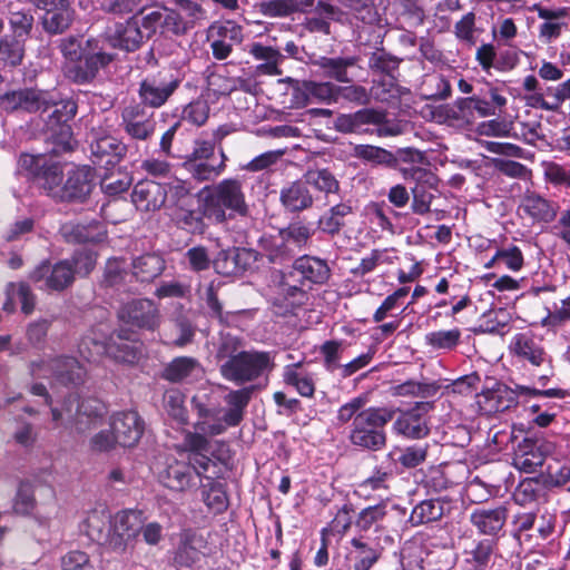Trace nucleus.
<instances>
[{
  "mask_svg": "<svg viewBox=\"0 0 570 570\" xmlns=\"http://www.w3.org/2000/svg\"><path fill=\"white\" fill-rule=\"evenodd\" d=\"M400 171L406 181L414 183L411 188L413 199L412 212L416 215H425L430 212L433 191L438 190L439 179L430 169L413 164L400 167Z\"/></svg>",
  "mask_w": 570,
  "mask_h": 570,
  "instance_id": "f8f14e48",
  "label": "nucleus"
},
{
  "mask_svg": "<svg viewBox=\"0 0 570 570\" xmlns=\"http://www.w3.org/2000/svg\"><path fill=\"white\" fill-rule=\"evenodd\" d=\"M432 409L430 402H417L413 407L402 411L393 422V432L411 440H420L429 435L428 413Z\"/></svg>",
  "mask_w": 570,
  "mask_h": 570,
  "instance_id": "4be33fe9",
  "label": "nucleus"
},
{
  "mask_svg": "<svg viewBox=\"0 0 570 570\" xmlns=\"http://www.w3.org/2000/svg\"><path fill=\"white\" fill-rule=\"evenodd\" d=\"M53 377L65 385H79L86 376L85 367L72 356H59L50 362Z\"/></svg>",
  "mask_w": 570,
  "mask_h": 570,
  "instance_id": "37998d69",
  "label": "nucleus"
},
{
  "mask_svg": "<svg viewBox=\"0 0 570 570\" xmlns=\"http://www.w3.org/2000/svg\"><path fill=\"white\" fill-rule=\"evenodd\" d=\"M193 410L197 414L194 424L196 431L207 433L209 436L220 435L228 429L224 421L223 409L213 403L207 394L196 395L191 399Z\"/></svg>",
  "mask_w": 570,
  "mask_h": 570,
  "instance_id": "b1692460",
  "label": "nucleus"
},
{
  "mask_svg": "<svg viewBox=\"0 0 570 570\" xmlns=\"http://www.w3.org/2000/svg\"><path fill=\"white\" fill-rule=\"evenodd\" d=\"M95 170L90 166H78L67 173L65 183L60 185L56 196L57 202L85 203L92 193L95 183Z\"/></svg>",
  "mask_w": 570,
  "mask_h": 570,
  "instance_id": "f3484780",
  "label": "nucleus"
},
{
  "mask_svg": "<svg viewBox=\"0 0 570 570\" xmlns=\"http://www.w3.org/2000/svg\"><path fill=\"white\" fill-rule=\"evenodd\" d=\"M544 180L559 189L570 190V164L543 161L541 164Z\"/></svg>",
  "mask_w": 570,
  "mask_h": 570,
  "instance_id": "13d9d810",
  "label": "nucleus"
},
{
  "mask_svg": "<svg viewBox=\"0 0 570 570\" xmlns=\"http://www.w3.org/2000/svg\"><path fill=\"white\" fill-rule=\"evenodd\" d=\"M167 187V199L164 205L167 213L175 210L180 206L194 203L193 199V185L188 180L175 179Z\"/></svg>",
  "mask_w": 570,
  "mask_h": 570,
  "instance_id": "5fc2aeb1",
  "label": "nucleus"
},
{
  "mask_svg": "<svg viewBox=\"0 0 570 570\" xmlns=\"http://www.w3.org/2000/svg\"><path fill=\"white\" fill-rule=\"evenodd\" d=\"M274 368L271 352L240 351L219 366L220 375L229 382L243 385L253 382Z\"/></svg>",
  "mask_w": 570,
  "mask_h": 570,
  "instance_id": "423d86ee",
  "label": "nucleus"
},
{
  "mask_svg": "<svg viewBox=\"0 0 570 570\" xmlns=\"http://www.w3.org/2000/svg\"><path fill=\"white\" fill-rule=\"evenodd\" d=\"M402 59L387 52L384 48L377 49L368 58V67L373 72L393 76L399 69Z\"/></svg>",
  "mask_w": 570,
  "mask_h": 570,
  "instance_id": "0e129e2a",
  "label": "nucleus"
},
{
  "mask_svg": "<svg viewBox=\"0 0 570 570\" xmlns=\"http://www.w3.org/2000/svg\"><path fill=\"white\" fill-rule=\"evenodd\" d=\"M198 203V207H195V203H190L168 213L170 220L177 228L194 235H203L206 233L208 224L210 223L205 202L200 194Z\"/></svg>",
  "mask_w": 570,
  "mask_h": 570,
  "instance_id": "cd10ccee",
  "label": "nucleus"
},
{
  "mask_svg": "<svg viewBox=\"0 0 570 570\" xmlns=\"http://www.w3.org/2000/svg\"><path fill=\"white\" fill-rule=\"evenodd\" d=\"M255 390V385H248L238 390H230L224 396V401L228 406L227 410L224 411V421L227 423L228 428L240 424Z\"/></svg>",
  "mask_w": 570,
  "mask_h": 570,
  "instance_id": "a19ab883",
  "label": "nucleus"
},
{
  "mask_svg": "<svg viewBox=\"0 0 570 570\" xmlns=\"http://www.w3.org/2000/svg\"><path fill=\"white\" fill-rule=\"evenodd\" d=\"M315 233L312 222L296 217L276 234H265L259 238L261 255L274 265H286L308 249Z\"/></svg>",
  "mask_w": 570,
  "mask_h": 570,
  "instance_id": "7ed1b4c3",
  "label": "nucleus"
},
{
  "mask_svg": "<svg viewBox=\"0 0 570 570\" xmlns=\"http://www.w3.org/2000/svg\"><path fill=\"white\" fill-rule=\"evenodd\" d=\"M107 42V50L119 49L126 52L138 50L146 40V35L139 27L138 16L134 14L125 22L115 23L106 37H99Z\"/></svg>",
  "mask_w": 570,
  "mask_h": 570,
  "instance_id": "5701e85b",
  "label": "nucleus"
},
{
  "mask_svg": "<svg viewBox=\"0 0 570 570\" xmlns=\"http://www.w3.org/2000/svg\"><path fill=\"white\" fill-rule=\"evenodd\" d=\"M156 126L154 112L137 102L121 109L119 128L131 140L148 141L154 136Z\"/></svg>",
  "mask_w": 570,
  "mask_h": 570,
  "instance_id": "a211bd4d",
  "label": "nucleus"
},
{
  "mask_svg": "<svg viewBox=\"0 0 570 570\" xmlns=\"http://www.w3.org/2000/svg\"><path fill=\"white\" fill-rule=\"evenodd\" d=\"M256 259L257 253L254 249L232 247L219 250L213 259V266L217 274L232 276L249 269Z\"/></svg>",
  "mask_w": 570,
  "mask_h": 570,
  "instance_id": "c756f323",
  "label": "nucleus"
},
{
  "mask_svg": "<svg viewBox=\"0 0 570 570\" xmlns=\"http://www.w3.org/2000/svg\"><path fill=\"white\" fill-rule=\"evenodd\" d=\"M544 483L550 487H562L570 481V461L552 459L543 475Z\"/></svg>",
  "mask_w": 570,
  "mask_h": 570,
  "instance_id": "774afa93",
  "label": "nucleus"
},
{
  "mask_svg": "<svg viewBox=\"0 0 570 570\" xmlns=\"http://www.w3.org/2000/svg\"><path fill=\"white\" fill-rule=\"evenodd\" d=\"M164 409L168 416L179 424L187 422V410L184 405L185 395L178 389H168L164 393Z\"/></svg>",
  "mask_w": 570,
  "mask_h": 570,
  "instance_id": "680f3d73",
  "label": "nucleus"
},
{
  "mask_svg": "<svg viewBox=\"0 0 570 570\" xmlns=\"http://www.w3.org/2000/svg\"><path fill=\"white\" fill-rule=\"evenodd\" d=\"M37 7L45 11L43 29L52 35L62 33L73 19V11L68 0H36Z\"/></svg>",
  "mask_w": 570,
  "mask_h": 570,
  "instance_id": "c9c22d12",
  "label": "nucleus"
},
{
  "mask_svg": "<svg viewBox=\"0 0 570 570\" xmlns=\"http://www.w3.org/2000/svg\"><path fill=\"white\" fill-rule=\"evenodd\" d=\"M119 321L142 331H156L161 323V315L154 301L136 298L124 304L118 311Z\"/></svg>",
  "mask_w": 570,
  "mask_h": 570,
  "instance_id": "dca6fc26",
  "label": "nucleus"
},
{
  "mask_svg": "<svg viewBox=\"0 0 570 570\" xmlns=\"http://www.w3.org/2000/svg\"><path fill=\"white\" fill-rule=\"evenodd\" d=\"M567 392L559 387L539 390L527 385L515 384L511 387L504 383H495L492 389L483 392L484 402L491 412H507L518 406L521 399L552 397L564 399Z\"/></svg>",
  "mask_w": 570,
  "mask_h": 570,
  "instance_id": "0eeeda50",
  "label": "nucleus"
},
{
  "mask_svg": "<svg viewBox=\"0 0 570 570\" xmlns=\"http://www.w3.org/2000/svg\"><path fill=\"white\" fill-rule=\"evenodd\" d=\"M303 178L309 188L313 187L325 196L337 194L340 190V181L327 168L308 169Z\"/></svg>",
  "mask_w": 570,
  "mask_h": 570,
  "instance_id": "603ef678",
  "label": "nucleus"
},
{
  "mask_svg": "<svg viewBox=\"0 0 570 570\" xmlns=\"http://www.w3.org/2000/svg\"><path fill=\"white\" fill-rule=\"evenodd\" d=\"M301 363L286 365L283 372V380L287 385L296 389L303 397H313L315 383L311 373L299 371Z\"/></svg>",
  "mask_w": 570,
  "mask_h": 570,
  "instance_id": "3c124183",
  "label": "nucleus"
},
{
  "mask_svg": "<svg viewBox=\"0 0 570 570\" xmlns=\"http://www.w3.org/2000/svg\"><path fill=\"white\" fill-rule=\"evenodd\" d=\"M183 169L196 181H214L219 177L214 165V148L206 141L194 139L191 150L181 163Z\"/></svg>",
  "mask_w": 570,
  "mask_h": 570,
  "instance_id": "6ab92c4d",
  "label": "nucleus"
},
{
  "mask_svg": "<svg viewBox=\"0 0 570 570\" xmlns=\"http://www.w3.org/2000/svg\"><path fill=\"white\" fill-rule=\"evenodd\" d=\"M384 115L374 109H361L353 114H342L334 120V128L344 134H362L368 131L367 125H380Z\"/></svg>",
  "mask_w": 570,
  "mask_h": 570,
  "instance_id": "ea45409f",
  "label": "nucleus"
},
{
  "mask_svg": "<svg viewBox=\"0 0 570 570\" xmlns=\"http://www.w3.org/2000/svg\"><path fill=\"white\" fill-rule=\"evenodd\" d=\"M13 294L21 304V312L30 315L36 308V295L31 286L27 282H10L6 286V295Z\"/></svg>",
  "mask_w": 570,
  "mask_h": 570,
  "instance_id": "338daca9",
  "label": "nucleus"
},
{
  "mask_svg": "<svg viewBox=\"0 0 570 570\" xmlns=\"http://www.w3.org/2000/svg\"><path fill=\"white\" fill-rule=\"evenodd\" d=\"M18 166L46 195L56 199L63 179V167L59 161L42 154H21Z\"/></svg>",
  "mask_w": 570,
  "mask_h": 570,
  "instance_id": "6e6552de",
  "label": "nucleus"
},
{
  "mask_svg": "<svg viewBox=\"0 0 570 570\" xmlns=\"http://www.w3.org/2000/svg\"><path fill=\"white\" fill-rule=\"evenodd\" d=\"M209 434L199 431L186 432L183 446L187 452V459L204 474L207 480H216L223 476L222 463L207 455L210 442Z\"/></svg>",
  "mask_w": 570,
  "mask_h": 570,
  "instance_id": "4468645a",
  "label": "nucleus"
},
{
  "mask_svg": "<svg viewBox=\"0 0 570 570\" xmlns=\"http://www.w3.org/2000/svg\"><path fill=\"white\" fill-rule=\"evenodd\" d=\"M204 375L202 363L193 356H177L168 362L163 371L161 379L175 384H193Z\"/></svg>",
  "mask_w": 570,
  "mask_h": 570,
  "instance_id": "f704fd0d",
  "label": "nucleus"
},
{
  "mask_svg": "<svg viewBox=\"0 0 570 570\" xmlns=\"http://www.w3.org/2000/svg\"><path fill=\"white\" fill-rule=\"evenodd\" d=\"M156 475L160 484L175 492H185L197 485V480L205 479L187 459L167 458L156 464Z\"/></svg>",
  "mask_w": 570,
  "mask_h": 570,
  "instance_id": "9b49d317",
  "label": "nucleus"
},
{
  "mask_svg": "<svg viewBox=\"0 0 570 570\" xmlns=\"http://www.w3.org/2000/svg\"><path fill=\"white\" fill-rule=\"evenodd\" d=\"M49 139L52 142L51 151L56 155L70 153L77 146L70 124L47 126Z\"/></svg>",
  "mask_w": 570,
  "mask_h": 570,
  "instance_id": "4d7b16f0",
  "label": "nucleus"
},
{
  "mask_svg": "<svg viewBox=\"0 0 570 570\" xmlns=\"http://www.w3.org/2000/svg\"><path fill=\"white\" fill-rule=\"evenodd\" d=\"M358 62V56L322 57L318 66L324 77L351 83L356 77L354 70L361 69Z\"/></svg>",
  "mask_w": 570,
  "mask_h": 570,
  "instance_id": "58836bf2",
  "label": "nucleus"
},
{
  "mask_svg": "<svg viewBox=\"0 0 570 570\" xmlns=\"http://www.w3.org/2000/svg\"><path fill=\"white\" fill-rule=\"evenodd\" d=\"M462 332L459 327L433 331L424 336L425 344L435 351H453L461 342Z\"/></svg>",
  "mask_w": 570,
  "mask_h": 570,
  "instance_id": "6e6d98bb",
  "label": "nucleus"
},
{
  "mask_svg": "<svg viewBox=\"0 0 570 570\" xmlns=\"http://www.w3.org/2000/svg\"><path fill=\"white\" fill-rule=\"evenodd\" d=\"M521 88L524 91L525 106L546 111H559L566 101L570 102V78L556 86L542 83L537 76L523 78Z\"/></svg>",
  "mask_w": 570,
  "mask_h": 570,
  "instance_id": "1a4fd4ad",
  "label": "nucleus"
},
{
  "mask_svg": "<svg viewBox=\"0 0 570 570\" xmlns=\"http://www.w3.org/2000/svg\"><path fill=\"white\" fill-rule=\"evenodd\" d=\"M498 543L494 539L473 540L462 552V570H488L493 561Z\"/></svg>",
  "mask_w": 570,
  "mask_h": 570,
  "instance_id": "4c0bfd02",
  "label": "nucleus"
},
{
  "mask_svg": "<svg viewBox=\"0 0 570 570\" xmlns=\"http://www.w3.org/2000/svg\"><path fill=\"white\" fill-rule=\"evenodd\" d=\"M181 79L179 76L161 70L155 75L145 77L139 82V105L144 108L158 109L167 104L170 97L179 88Z\"/></svg>",
  "mask_w": 570,
  "mask_h": 570,
  "instance_id": "9d476101",
  "label": "nucleus"
},
{
  "mask_svg": "<svg viewBox=\"0 0 570 570\" xmlns=\"http://www.w3.org/2000/svg\"><path fill=\"white\" fill-rule=\"evenodd\" d=\"M208 542L205 537L194 529H185L179 535L173 550V564L177 568H191L204 557Z\"/></svg>",
  "mask_w": 570,
  "mask_h": 570,
  "instance_id": "412c9836",
  "label": "nucleus"
},
{
  "mask_svg": "<svg viewBox=\"0 0 570 570\" xmlns=\"http://www.w3.org/2000/svg\"><path fill=\"white\" fill-rule=\"evenodd\" d=\"M279 204L284 213L291 215H298L313 207L314 196L303 177L281 188Z\"/></svg>",
  "mask_w": 570,
  "mask_h": 570,
  "instance_id": "72a5a7b5",
  "label": "nucleus"
},
{
  "mask_svg": "<svg viewBox=\"0 0 570 570\" xmlns=\"http://www.w3.org/2000/svg\"><path fill=\"white\" fill-rule=\"evenodd\" d=\"M399 510L403 515L406 513L405 508L391 503L389 500H381L379 503L363 508L354 519V527L357 531L356 537L367 538L373 531L380 533L384 530L383 521L389 513V509Z\"/></svg>",
  "mask_w": 570,
  "mask_h": 570,
  "instance_id": "7c9ffc66",
  "label": "nucleus"
},
{
  "mask_svg": "<svg viewBox=\"0 0 570 570\" xmlns=\"http://www.w3.org/2000/svg\"><path fill=\"white\" fill-rule=\"evenodd\" d=\"M128 145L111 135L97 137L90 142L92 164L107 171L114 169L126 157Z\"/></svg>",
  "mask_w": 570,
  "mask_h": 570,
  "instance_id": "a878e982",
  "label": "nucleus"
},
{
  "mask_svg": "<svg viewBox=\"0 0 570 570\" xmlns=\"http://www.w3.org/2000/svg\"><path fill=\"white\" fill-rule=\"evenodd\" d=\"M346 549L345 559L352 570H372L382 557L383 548L368 538L353 537Z\"/></svg>",
  "mask_w": 570,
  "mask_h": 570,
  "instance_id": "2f4dec72",
  "label": "nucleus"
},
{
  "mask_svg": "<svg viewBox=\"0 0 570 570\" xmlns=\"http://www.w3.org/2000/svg\"><path fill=\"white\" fill-rule=\"evenodd\" d=\"M60 234L67 243L96 244L105 240L107 229L102 220L92 218L65 223L60 227Z\"/></svg>",
  "mask_w": 570,
  "mask_h": 570,
  "instance_id": "c85d7f7f",
  "label": "nucleus"
},
{
  "mask_svg": "<svg viewBox=\"0 0 570 570\" xmlns=\"http://www.w3.org/2000/svg\"><path fill=\"white\" fill-rule=\"evenodd\" d=\"M131 199L138 210H158L166 204L167 187L151 179H141L134 186Z\"/></svg>",
  "mask_w": 570,
  "mask_h": 570,
  "instance_id": "e433bc0d",
  "label": "nucleus"
},
{
  "mask_svg": "<svg viewBox=\"0 0 570 570\" xmlns=\"http://www.w3.org/2000/svg\"><path fill=\"white\" fill-rule=\"evenodd\" d=\"M166 7H154L147 9L145 7L141 8L138 17L139 27L146 35V39L151 38L157 31L163 35V21H164V12Z\"/></svg>",
  "mask_w": 570,
  "mask_h": 570,
  "instance_id": "69168bd1",
  "label": "nucleus"
},
{
  "mask_svg": "<svg viewBox=\"0 0 570 570\" xmlns=\"http://www.w3.org/2000/svg\"><path fill=\"white\" fill-rule=\"evenodd\" d=\"M1 106L7 111L24 110L36 112L41 108V101L36 91L20 89L6 92L0 97Z\"/></svg>",
  "mask_w": 570,
  "mask_h": 570,
  "instance_id": "de8ad7c7",
  "label": "nucleus"
},
{
  "mask_svg": "<svg viewBox=\"0 0 570 570\" xmlns=\"http://www.w3.org/2000/svg\"><path fill=\"white\" fill-rule=\"evenodd\" d=\"M305 286L291 285L283 282L281 292L273 298V311L276 315L287 316L301 306L306 298Z\"/></svg>",
  "mask_w": 570,
  "mask_h": 570,
  "instance_id": "c03bdc74",
  "label": "nucleus"
},
{
  "mask_svg": "<svg viewBox=\"0 0 570 570\" xmlns=\"http://www.w3.org/2000/svg\"><path fill=\"white\" fill-rule=\"evenodd\" d=\"M141 346L132 330L120 327L104 340L91 330L80 340L78 350L87 361H95L97 356L105 354L116 363L135 365L140 360Z\"/></svg>",
  "mask_w": 570,
  "mask_h": 570,
  "instance_id": "20e7f679",
  "label": "nucleus"
},
{
  "mask_svg": "<svg viewBox=\"0 0 570 570\" xmlns=\"http://www.w3.org/2000/svg\"><path fill=\"white\" fill-rule=\"evenodd\" d=\"M29 281L43 292H63L75 282V271L68 259L51 264L45 259L29 274Z\"/></svg>",
  "mask_w": 570,
  "mask_h": 570,
  "instance_id": "ddd939ff",
  "label": "nucleus"
},
{
  "mask_svg": "<svg viewBox=\"0 0 570 570\" xmlns=\"http://www.w3.org/2000/svg\"><path fill=\"white\" fill-rule=\"evenodd\" d=\"M554 451L556 444L552 441L525 438L514 451L513 465L524 473H533Z\"/></svg>",
  "mask_w": 570,
  "mask_h": 570,
  "instance_id": "aec40b11",
  "label": "nucleus"
},
{
  "mask_svg": "<svg viewBox=\"0 0 570 570\" xmlns=\"http://www.w3.org/2000/svg\"><path fill=\"white\" fill-rule=\"evenodd\" d=\"M291 276L296 277L302 286L312 288L313 285H323L328 281L331 268L325 259L302 255L294 259Z\"/></svg>",
  "mask_w": 570,
  "mask_h": 570,
  "instance_id": "bb28decb",
  "label": "nucleus"
},
{
  "mask_svg": "<svg viewBox=\"0 0 570 570\" xmlns=\"http://www.w3.org/2000/svg\"><path fill=\"white\" fill-rule=\"evenodd\" d=\"M63 57L71 62L67 67V77L75 83H90L101 69L108 67L116 55L107 50L104 39L83 37H68L60 41Z\"/></svg>",
  "mask_w": 570,
  "mask_h": 570,
  "instance_id": "f257e3e1",
  "label": "nucleus"
},
{
  "mask_svg": "<svg viewBox=\"0 0 570 570\" xmlns=\"http://www.w3.org/2000/svg\"><path fill=\"white\" fill-rule=\"evenodd\" d=\"M368 402L370 394L361 393L343 403L336 412L337 423L345 425L347 423L351 424L352 422H355L356 417L358 419V415H361L363 411L367 409L366 405Z\"/></svg>",
  "mask_w": 570,
  "mask_h": 570,
  "instance_id": "bf43d9fd",
  "label": "nucleus"
},
{
  "mask_svg": "<svg viewBox=\"0 0 570 570\" xmlns=\"http://www.w3.org/2000/svg\"><path fill=\"white\" fill-rule=\"evenodd\" d=\"M247 51L255 60L261 61V63L256 66L257 75H282L279 65L284 60V56L278 49H275L272 46H265L261 42H253L248 46Z\"/></svg>",
  "mask_w": 570,
  "mask_h": 570,
  "instance_id": "79ce46f5",
  "label": "nucleus"
},
{
  "mask_svg": "<svg viewBox=\"0 0 570 570\" xmlns=\"http://www.w3.org/2000/svg\"><path fill=\"white\" fill-rule=\"evenodd\" d=\"M110 426L116 434L118 444L124 448H131L142 436L145 423L134 410L117 412L111 416Z\"/></svg>",
  "mask_w": 570,
  "mask_h": 570,
  "instance_id": "473e14b6",
  "label": "nucleus"
},
{
  "mask_svg": "<svg viewBox=\"0 0 570 570\" xmlns=\"http://www.w3.org/2000/svg\"><path fill=\"white\" fill-rule=\"evenodd\" d=\"M445 502L441 499H425L415 504L411 511L407 522L412 527L439 521L444 514Z\"/></svg>",
  "mask_w": 570,
  "mask_h": 570,
  "instance_id": "8fccbe9b",
  "label": "nucleus"
},
{
  "mask_svg": "<svg viewBox=\"0 0 570 570\" xmlns=\"http://www.w3.org/2000/svg\"><path fill=\"white\" fill-rule=\"evenodd\" d=\"M509 354L517 362L531 367H550L552 356L547 352L542 342L531 332L517 333L510 341Z\"/></svg>",
  "mask_w": 570,
  "mask_h": 570,
  "instance_id": "2eb2a0df",
  "label": "nucleus"
},
{
  "mask_svg": "<svg viewBox=\"0 0 570 570\" xmlns=\"http://www.w3.org/2000/svg\"><path fill=\"white\" fill-rule=\"evenodd\" d=\"M131 267V275L137 281L151 282L163 273L165 261L155 253H148L134 258Z\"/></svg>",
  "mask_w": 570,
  "mask_h": 570,
  "instance_id": "09e8293b",
  "label": "nucleus"
},
{
  "mask_svg": "<svg viewBox=\"0 0 570 570\" xmlns=\"http://www.w3.org/2000/svg\"><path fill=\"white\" fill-rule=\"evenodd\" d=\"M523 210L534 220L540 223H552L556 220L559 205L538 194H530L523 198Z\"/></svg>",
  "mask_w": 570,
  "mask_h": 570,
  "instance_id": "49530a36",
  "label": "nucleus"
},
{
  "mask_svg": "<svg viewBox=\"0 0 570 570\" xmlns=\"http://www.w3.org/2000/svg\"><path fill=\"white\" fill-rule=\"evenodd\" d=\"M509 515L504 504L494 507H478L470 513V523L484 539H494L497 542L503 534V528Z\"/></svg>",
  "mask_w": 570,
  "mask_h": 570,
  "instance_id": "393cba45",
  "label": "nucleus"
},
{
  "mask_svg": "<svg viewBox=\"0 0 570 570\" xmlns=\"http://www.w3.org/2000/svg\"><path fill=\"white\" fill-rule=\"evenodd\" d=\"M337 85L332 82H304V94L306 100L318 101L325 104L337 102Z\"/></svg>",
  "mask_w": 570,
  "mask_h": 570,
  "instance_id": "e2e57ef3",
  "label": "nucleus"
},
{
  "mask_svg": "<svg viewBox=\"0 0 570 570\" xmlns=\"http://www.w3.org/2000/svg\"><path fill=\"white\" fill-rule=\"evenodd\" d=\"M395 411L386 406H370L348 425L347 441L358 451L379 452L387 444L386 425Z\"/></svg>",
  "mask_w": 570,
  "mask_h": 570,
  "instance_id": "39448f33",
  "label": "nucleus"
},
{
  "mask_svg": "<svg viewBox=\"0 0 570 570\" xmlns=\"http://www.w3.org/2000/svg\"><path fill=\"white\" fill-rule=\"evenodd\" d=\"M111 525V517L106 511H92L88 514L83 529L87 537L95 543L101 546L108 538V530Z\"/></svg>",
  "mask_w": 570,
  "mask_h": 570,
  "instance_id": "864d4df0",
  "label": "nucleus"
},
{
  "mask_svg": "<svg viewBox=\"0 0 570 570\" xmlns=\"http://www.w3.org/2000/svg\"><path fill=\"white\" fill-rule=\"evenodd\" d=\"M200 195L206 205L209 223L225 230L230 229L233 220L244 219L249 215L243 184L237 178H225L212 186H205Z\"/></svg>",
  "mask_w": 570,
  "mask_h": 570,
  "instance_id": "f03ea898",
  "label": "nucleus"
},
{
  "mask_svg": "<svg viewBox=\"0 0 570 570\" xmlns=\"http://www.w3.org/2000/svg\"><path fill=\"white\" fill-rule=\"evenodd\" d=\"M429 448L428 443L394 446L387 453V458L394 464H400L403 469H415L426 461Z\"/></svg>",
  "mask_w": 570,
  "mask_h": 570,
  "instance_id": "a18cd8bd",
  "label": "nucleus"
},
{
  "mask_svg": "<svg viewBox=\"0 0 570 570\" xmlns=\"http://www.w3.org/2000/svg\"><path fill=\"white\" fill-rule=\"evenodd\" d=\"M354 155L360 159L376 165L395 167L397 164L396 157L391 151L372 145H356L354 147Z\"/></svg>",
  "mask_w": 570,
  "mask_h": 570,
  "instance_id": "052dcab7",
  "label": "nucleus"
}]
</instances>
